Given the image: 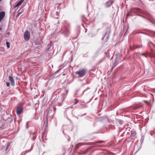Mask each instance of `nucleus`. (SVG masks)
Returning a JSON list of instances; mask_svg holds the SVG:
<instances>
[{
    "label": "nucleus",
    "instance_id": "nucleus-1",
    "mask_svg": "<svg viewBox=\"0 0 155 155\" xmlns=\"http://www.w3.org/2000/svg\"><path fill=\"white\" fill-rule=\"evenodd\" d=\"M86 73V70L85 69H83L77 71L76 74L78 75L79 77H82L85 75Z\"/></svg>",
    "mask_w": 155,
    "mask_h": 155
},
{
    "label": "nucleus",
    "instance_id": "nucleus-2",
    "mask_svg": "<svg viewBox=\"0 0 155 155\" xmlns=\"http://www.w3.org/2000/svg\"><path fill=\"white\" fill-rule=\"evenodd\" d=\"M30 36L29 32L27 31L25 32L24 34V39L26 41L28 40L30 38Z\"/></svg>",
    "mask_w": 155,
    "mask_h": 155
},
{
    "label": "nucleus",
    "instance_id": "nucleus-3",
    "mask_svg": "<svg viewBox=\"0 0 155 155\" xmlns=\"http://www.w3.org/2000/svg\"><path fill=\"white\" fill-rule=\"evenodd\" d=\"M23 109L21 105H20L18 106L17 107L16 110V113L17 114H20L22 112Z\"/></svg>",
    "mask_w": 155,
    "mask_h": 155
},
{
    "label": "nucleus",
    "instance_id": "nucleus-4",
    "mask_svg": "<svg viewBox=\"0 0 155 155\" xmlns=\"http://www.w3.org/2000/svg\"><path fill=\"white\" fill-rule=\"evenodd\" d=\"M62 30H63L64 34L66 36H67L69 34V28L67 27H65Z\"/></svg>",
    "mask_w": 155,
    "mask_h": 155
},
{
    "label": "nucleus",
    "instance_id": "nucleus-5",
    "mask_svg": "<svg viewBox=\"0 0 155 155\" xmlns=\"http://www.w3.org/2000/svg\"><path fill=\"white\" fill-rule=\"evenodd\" d=\"M113 3V2L111 1L110 0L107 1L105 4V6L106 7H110Z\"/></svg>",
    "mask_w": 155,
    "mask_h": 155
},
{
    "label": "nucleus",
    "instance_id": "nucleus-6",
    "mask_svg": "<svg viewBox=\"0 0 155 155\" xmlns=\"http://www.w3.org/2000/svg\"><path fill=\"white\" fill-rule=\"evenodd\" d=\"M8 79L10 81L12 85L14 86L15 85L14 81L12 77L11 76H9L8 77Z\"/></svg>",
    "mask_w": 155,
    "mask_h": 155
},
{
    "label": "nucleus",
    "instance_id": "nucleus-7",
    "mask_svg": "<svg viewBox=\"0 0 155 155\" xmlns=\"http://www.w3.org/2000/svg\"><path fill=\"white\" fill-rule=\"evenodd\" d=\"M24 0H21V1L18 2L17 4L14 6L15 8L17 7L20 6L21 4L24 2Z\"/></svg>",
    "mask_w": 155,
    "mask_h": 155
},
{
    "label": "nucleus",
    "instance_id": "nucleus-8",
    "mask_svg": "<svg viewBox=\"0 0 155 155\" xmlns=\"http://www.w3.org/2000/svg\"><path fill=\"white\" fill-rule=\"evenodd\" d=\"M131 136L132 137H135L136 135V133L135 131H132L131 132Z\"/></svg>",
    "mask_w": 155,
    "mask_h": 155
},
{
    "label": "nucleus",
    "instance_id": "nucleus-9",
    "mask_svg": "<svg viewBox=\"0 0 155 155\" xmlns=\"http://www.w3.org/2000/svg\"><path fill=\"white\" fill-rule=\"evenodd\" d=\"M51 110H50V111H49L48 112V111H47V110H46V111H45L44 112V115H46L47 117H48V113L50 112H51Z\"/></svg>",
    "mask_w": 155,
    "mask_h": 155
},
{
    "label": "nucleus",
    "instance_id": "nucleus-10",
    "mask_svg": "<svg viewBox=\"0 0 155 155\" xmlns=\"http://www.w3.org/2000/svg\"><path fill=\"white\" fill-rule=\"evenodd\" d=\"M68 90H65V92L63 93L62 95L63 96V95H67V94H68Z\"/></svg>",
    "mask_w": 155,
    "mask_h": 155
},
{
    "label": "nucleus",
    "instance_id": "nucleus-11",
    "mask_svg": "<svg viewBox=\"0 0 155 155\" xmlns=\"http://www.w3.org/2000/svg\"><path fill=\"white\" fill-rule=\"evenodd\" d=\"M104 142V141H102V140L98 141H97L96 142L94 143V144L95 145V144H96L97 143H103Z\"/></svg>",
    "mask_w": 155,
    "mask_h": 155
},
{
    "label": "nucleus",
    "instance_id": "nucleus-12",
    "mask_svg": "<svg viewBox=\"0 0 155 155\" xmlns=\"http://www.w3.org/2000/svg\"><path fill=\"white\" fill-rule=\"evenodd\" d=\"M118 122L120 124H122L123 123V121L121 120H118Z\"/></svg>",
    "mask_w": 155,
    "mask_h": 155
},
{
    "label": "nucleus",
    "instance_id": "nucleus-13",
    "mask_svg": "<svg viewBox=\"0 0 155 155\" xmlns=\"http://www.w3.org/2000/svg\"><path fill=\"white\" fill-rule=\"evenodd\" d=\"M6 44L7 48H9L10 47L9 43L8 42H7L6 43Z\"/></svg>",
    "mask_w": 155,
    "mask_h": 155
},
{
    "label": "nucleus",
    "instance_id": "nucleus-14",
    "mask_svg": "<svg viewBox=\"0 0 155 155\" xmlns=\"http://www.w3.org/2000/svg\"><path fill=\"white\" fill-rule=\"evenodd\" d=\"M9 145H10V143H8V144H7V145L6 148V149L5 150L6 151H7V150H8V148L9 147Z\"/></svg>",
    "mask_w": 155,
    "mask_h": 155
},
{
    "label": "nucleus",
    "instance_id": "nucleus-15",
    "mask_svg": "<svg viewBox=\"0 0 155 155\" xmlns=\"http://www.w3.org/2000/svg\"><path fill=\"white\" fill-rule=\"evenodd\" d=\"M140 16L143 17V18H144L145 19H146V20H148V19L146 18V17L144 16H142V15H139Z\"/></svg>",
    "mask_w": 155,
    "mask_h": 155
},
{
    "label": "nucleus",
    "instance_id": "nucleus-16",
    "mask_svg": "<svg viewBox=\"0 0 155 155\" xmlns=\"http://www.w3.org/2000/svg\"><path fill=\"white\" fill-rule=\"evenodd\" d=\"M74 101H75V102H74V104H76L77 102H78V100L77 99H74Z\"/></svg>",
    "mask_w": 155,
    "mask_h": 155
},
{
    "label": "nucleus",
    "instance_id": "nucleus-17",
    "mask_svg": "<svg viewBox=\"0 0 155 155\" xmlns=\"http://www.w3.org/2000/svg\"><path fill=\"white\" fill-rule=\"evenodd\" d=\"M6 84L7 86L9 87L10 86V83L8 82H7L6 83Z\"/></svg>",
    "mask_w": 155,
    "mask_h": 155
},
{
    "label": "nucleus",
    "instance_id": "nucleus-18",
    "mask_svg": "<svg viewBox=\"0 0 155 155\" xmlns=\"http://www.w3.org/2000/svg\"><path fill=\"white\" fill-rule=\"evenodd\" d=\"M81 17L84 20V19H86V18H85V17L84 16V15H82L81 16Z\"/></svg>",
    "mask_w": 155,
    "mask_h": 155
},
{
    "label": "nucleus",
    "instance_id": "nucleus-19",
    "mask_svg": "<svg viewBox=\"0 0 155 155\" xmlns=\"http://www.w3.org/2000/svg\"><path fill=\"white\" fill-rule=\"evenodd\" d=\"M140 55L142 56H145V57H147V56L145 55V53H142Z\"/></svg>",
    "mask_w": 155,
    "mask_h": 155
},
{
    "label": "nucleus",
    "instance_id": "nucleus-20",
    "mask_svg": "<svg viewBox=\"0 0 155 155\" xmlns=\"http://www.w3.org/2000/svg\"><path fill=\"white\" fill-rule=\"evenodd\" d=\"M19 11H20V10H19L18 11V14L17 16H18L20 15L21 14V12H20Z\"/></svg>",
    "mask_w": 155,
    "mask_h": 155
},
{
    "label": "nucleus",
    "instance_id": "nucleus-21",
    "mask_svg": "<svg viewBox=\"0 0 155 155\" xmlns=\"http://www.w3.org/2000/svg\"><path fill=\"white\" fill-rule=\"evenodd\" d=\"M61 70V69L58 70H57V71H56V72H55V73H58L60 71V70Z\"/></svg>",
    "mask_w": 155,
    "mask_h": 155
},
{
    "label": "nucleus",
    "instance_id": "nucleus-22",
    "mask_svg": "<svg viewBox=\"0 0 155 155\" xmlns=\"http://www.w3.org/2000/svg\"><path fill=\"white\" fill-rule=\"evenodd\" d=\"M60 67H61V66H60ZM64 67V66H63V65H61V68H60L61 69H62V68Z\"/></svg>",
    "mask_w": 155,
    "mask_h": 155
},
{
    "label": "nucleus",
    "instance_id": "nucleus-23",
    "mask_svg": "<svg viewBox=\"0 0 155 155\" xmlns=\"http://www.w3.org/2000/svg\"><path fill=\"white\" fill-rule=\"evenodd\" d=\"M78 145H76L75 146V147L76 148H78Z\"/></svg>",
    "mask_w": 155,
    "mask_h": 155
},
{
    "label": "nucleus",
    "instance_id": "nucleus-24",
    "mask_svg": "<svg viewBox=\"0 0 155 155\" xmlns=\"http://www.w3.org/2000/svg\"><path fill=\"white\" fill-rule=\"evenodd\" d=\"M150 43H151L155 47V45H154L153 43H152L151 42H150Z\"/></svg>",
    "mask_w": 155,
    "mask_h": 155
},
{
    "label": "nucleus",
    "instance_id": "nucleus-25",
    "mask_svg": "<svg viewBox=\"0 0 155 155\" xmlns=\"http://www.w3.org/2000/svg\"><path fill=\"white\" fill-rule=\"evenodd\" d=\"M28 122H27V123H26V126H27L28 125Z\"/></svg>",
    "mask_w": 155,
    "mask_h": 155
},
{
    "label": "nucleus",
    "instance_id": "nucleus-26",
    "mask_svg": "<svg viewBox=\"0 0 155 155\" xmlns=\"http://www.w3.org/2000/svg\"><path fill=\"white\" fill-rule=\"evenodd\" d=\"M32 148H31V149H30V150H28V152H29L32 149Z\"/></svg>",
    "mask_w": 155,
    "mask_h": 155
},
{
    "label": "nucleus",
    "instance_id": "nucleus-27",
    "mask_svg": "<svg viewBox=\"0 0 155 155\" xmlns=\"http://www.w3.org/2000/svg\"><path fill=\"white\" fill-rule=\"evenodd\" d=\"M2 30V28H1V27H0V31H1V30Z\"/></svg>",
    "mask_w": 155,
    "mask_h": 155
},
{
    "label": "nucleus",
    "instance_id": "nucleus-28",
    "mask_svg": "<svg viewBox=\"0 0 155 155\" xmlns=\"http://www.w3.org/2000/svg\"><path fill=\"white\" fill-rule=\"evenodd\" d=\"M87 89H86L84 91H83V92H84L86 90H87Z\"/></svg>",
    "mask_w": 155,
    "mask_h": 155
},
{
    "label": "nucleus",
    "instance_id": "nucleus-29",
    "mask_svg": "<svg viewBox=\"0 0 155 155\" xmlns=\"http://www.w3.org/2000/svg\"><path fill=\"white\" fill-rule=\"evenodd\" d=\"M140 47H139H139H136L135 48H140Z\"/></svg>",
    "mask_w": 155,
    "mask_h": 155
},
{
    "label": "nucleus",
    "instance_id": "nucleus-30",
    "mask_svg": "<svg viewBox=\"0 0 155 155\" xmlns=\"http://www.w3.org/2000/svg\"><path fill=\"white\" fill-rule=\"evenodd\" d=\"M35 138L34 137H33V139L34 140H35Z\"/></svg>",
    "mask_w": 155,
    "mask_h": 155
},
{
    "label": "nucleus",
    "instance_id": "nucleus-31",
    "mask_svg": "<svg viewBox=\"0 0 155 155\" xmlns=\"http://www.w3.org/2000/svg\"><path fill=\"white\" fill-rule=\"evenodd\" d=\"M117 62V60L116 59L115 60V61H114V62Z\"/></svg>",
    "mask_w": 155,
    "mask_h": 155
},
{
    "label": "nucleus",
    "instance_id": "nucleus-32",
    "mask_svg": "<svg viewBox=\"0 0 155 155\" xmlns=\"http://www.w3.org/2000/svg\"><path fill=\"white\" fill-rule=\"evenodd\" d=\"M73 108V107H71V109H72V108Z\"/></svg>",
    "mask_w": 155,
    "mask_h": 155
},
{
    "label": "nucleus",
    "instance_id": "nucleus-33",
    "mask_svg": "<svg viewBox=\"0 0 155 155\" xmlns=\"http://www.w3.org/2000/svg\"><path fill=\"white\" fill-rule=\"evenodd\" d=\"M28 128V127L27 126H26V128Z\"/></svg>",
    "mask_w": 155,
    "mask_h": 155
},
{
    "label": "nucleus",
    "instance_id": "nucleus-34",
    "mask_svg": "<svg viewBox=\"0 0 155 155\" xmlns=\"http://www.w3.org/2000/svg\"><path fill=\"white\" fill-rule=\"evenodd\" d=\"M2 0H0V2H1Z\"/></svg>",
    "mask_w": 155,
    "mask_h": 155
}]
</instances>
